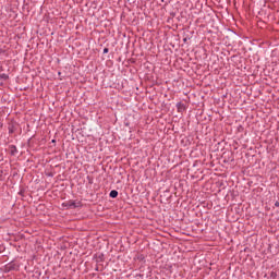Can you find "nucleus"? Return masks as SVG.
<instances>
[{"label":"nucleus","instance_id":"nucleus-1","mask_svg":"<svg viewBox=\"0 0 279 279\" xmlns=\"http://www.w3.org/2000/svg\"><path fill=\"white\" fill-rule=\"evenodd\" d=\"M63 206H65V208H80L82 207V203L81 202H75V201H69L63 203Z\"/></svg>","mask_w":279,"mask_h":279},{"label":"nucleus","instance_id":"nucleus-2","mask_svg":"<svg viewBox=\"0 0 279 279\" xmlns=\"http://www.w3.org/2000/svg\"><path fill=\"white\" fill-rule=\"evenodd\" d=\"M17 128H19V124L16 122H11L8 128L9 134H14V132H16Z\"/></svg>","mask_w":279,"mask_h":279},{"label":"nucleus","instance_id":"nucleus-3","mask_svg":"<svg viewBox=\"0 0 279 279\" xmlns=\"http://www.w3.org/2000/svg\"><path fill=\"white\" fill-rule=\"evenodd\" d=\"M10 154H11V156H16V154H19V148H16L15 145H11L10 146Z\"/></svg>","mask_w":279,"mask_h":279},{"label":"nucleus","instance_id":"nucleus-4","mask_svg":"<svg viewBox=\"0 0 279 279\" xmlns=\"http://www.w3.org/2000/svg\"><path fill=\"white\" fill-rule=\"evenodd\" d=\"M109 197H111L112 199L119 197V192L117 190H112L110 193H109Z\"/></svg>","mask_w":279,"mask_h":279},{"label":"nucleus","instance_id":"nucleus-5","mask_svg":"<svg viewBox=\"0 0 279 279\" xmlns=\"http://www.w3.org/2000/svg\"><path fill=\"white\" fill-rule=\"evenodd\" d=\"M178 112H182V110H185L184 104L178 102L177 104Z\"/></svg>","mask_w":279,"mask_h":279},{"label":"nucleus","instance_id":"nucleus-6","mask_svg":"<svg viewBox=\"0 0 279 279\" xmlns=\"http://www.w3.org/2000/svg\"><path fill=\"white\" fill-rule=\"evenodd\" d=\"M0 77H1L2 80H8V74H1Z\"/></svg>","mask_w":279,"mask_h":279},{"label":"nucleus","instance_id":"nucleus-7","mask_svg":"<svg viewBox=\"0 0 279 279\" xmlns=\"http://www.w3.org/2000/svg\"><path fill=\"white\" fill-rule=\"evenodd\" d=\"M108 51H110V49L104 48L102 53H108Z\"/></svg>","mask_w":279,"mask_h":279},{"label":"nucleus","instance_id":"nucleus-8","mask_svg":"<svg viewBox=\"0 0 279 279\" xmlns=\"http://www.w3.org/2000/svg\"><path fill=\"white\" fill-rule=\"evenodd\" d=\"M276 208H279V202L275 203Z\"/></svg>","mask_w":279,"mask_h":279},{"label":"nucleus","instance_id":"nucleus-9","mask_svg":"<svg viewBox=\"0 0 279 279\" xmlns=\"http://www.w3.org/2000/svg\"><path fill=\"white\" fill-rule=\"evenodd\" d=\"M0 128H3V124H0Z\"/></svg>","mask_w":279,"mask_h":279}]
</instances>
